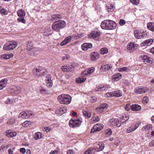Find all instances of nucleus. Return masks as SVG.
Segmentation results:
<instances>
[{
    "label": "nucleus",
    "mask_w": 154,
    "mask_h": 154,
    "mask_svg": "<svg viewBox=\"0 0 154 154\" xmlns=\"http://www.w3.org/2000/svg\"><path fill=\"white\" fill-rule=\"evenodd\" d=\"M116 26L117 24L115 22L109 20L103 21L101 24L102 28L106 30L114 29Z\"/></svg>",
    "instance_id": "f257e3e1"
},
{
    "label": "nucleus",
    "mask_w": 154,
    "mask_h": 154,
    "mask_svg": "<svg viewBox=\"0 0 154 154\" xmlns=\"http://www.w3.org/2000/svg\"><path fill=\"white\" fill-rule=\"evenodd\" d=\"M58 100L61 104H68L71 101V97L68 94H62L58 97Z\"/></svg>",
    "instance_id": "f03ea898"
},
{
    "label": "nucleus",
    "mask_w": 154,
    "mask_h": 154,
    "mask_svg": "<svg viewBox=\"0 0 154 154\" xmlns=\"http://www.w3.org/2000/svg\"><path fill=\"white\" fill-rule=\"evenodd\" d=\"M66 23L64 20H60L54 22L52 26V28L54 31H58L65 27Z\"/></svg>",
    "instance_id": "7ed1b4c3"
},
{
    "label": "nucleus",
    "mask_w": 154,
    "mask_h": 154,
    "mask_svg": "<svg viewBox=\"0 0 154 154\" xmlns=\"http://www.w3.org/2000/svg\"><path fill=\"white\" fill-rule=\"evenodd\" d=\"M46 69L44 67L39 66L33 70V75L38 77L44 75L46 74Z\"/></svg>",
    "instance_id": "20e7f679"
},
{
    "label": "nucleus",
    "mask_w": 154,
    "mask_h": 154,
    "mask_svg": "<svg viewBox=\"0 0 154 154\" xmlns=\"http://www.w3.org/2000/svg\"><path fill=\"white\" fill-rule=\"evenodd\" d=\"M82 121V119L81 118H74L70 120L69 125L71 127H78L80 125Z\"/></svg>",
    "instance_id": "39448f33"
},
{
    "label": "nucleus",
    "mask_w": 154,
    "mask_h": 154,
    "mask_svg": "<svg viewBox=\"0 0 154 154\" xmlns=\"http://www.w3.org/2000/svg\"><path fill=\"white\" fill-rule=\"evenodd\" d=\"M17 45V42L14 41H11L7 42L5 44L3 49L5 50H13L15 48Z\"/></svg>",
    "instance_id": "423d86ee"
},
{
    "label": "nucleus",
    "mask_w": 154,
    "mask_h": 154,
    "mask_svg": "<svg viewBox=\"0 0 154 154\" xmlns=\"http://www.w3.org/2000/svg\"><path fill=\"white\" fill-rule=\"evenodd\" d=\"M34 115V114L31 112L26 111L21 112L18 115V117L23 119H28L32 118Z\"/></svg>",
    "instance_id": "0eeeda50"
},
{
    "label": "nucleus",
    "mask_w": 154,
    "mask_h": 154,
    "mask_svg": "<svg viewBox=\"0 0 154 154\" xmlns=\"http://www.w3.org/2000/svg\"><path fill=\"white\" fill-rule=\"evenodd\" d=\"M17 15L19 18L17 19V20L19 22H21L23 23H26V20L24 18L25 15V13L24 11L22 9L18 10L17 11Z\"/></svg>",
    "instance_id": "6e6552de"
},
{
    "label": "nucleus",
    "mask_w": 154,
    "mask_h": 154,
    "mask_svg": "<svg viewBox=\"0 0 154 154\" xmlns=\"http://www.w3.org/2000/svg\"><path fill=\"white\" fill-rule=\"evenodd\" d=\"M145 31L141 29H137L135 30L134 32L135 37L137 39L146 38V35L145 34Z\"/></svg>",
    "instance_id": "1a4fd4ad"
},
{
    "label": "nucleus",
    "mask_w": 154,
    "mask_h": 154,
    "mask_svg": "<svg viewBox=\"0 0 154 154\" xmlns=\"http://www.w3.org/2000/svg\"><path fill=\"white\" fill-rule=\"evenodd\" d=\"M100 35V32L97 30L93 31L88 35V38L98 40Z\"/></svg>",
    "instance_id": "9d476101"
},
{
    "label": "nucleus",
    "mask_w": 154,
    "mask_h": 154,
    "mask_svg": "<svg viewBox=\"0 0 154 154\" xmlns=\"http://www.w3.org/2000/svg\"><path fill=\"white\" fill-rule=\"evenodd\" d=\"M26 49L28 51H30L29 54L31 56H35L36 53L33 51L36 49V48L33 47V45L31 42H28L27 44Z\"/></svg>",
    "instance_id": "9b49d317"
},
{
    "label": "nucleus",
    "mask_w": 154,
    "mask_h": 154,
    "mask_svg": "<svg viewBox=\"0 0 154 154\" xmlns=\"http://www.w3.org/2000/svg\"><path fill=\"white\" fill-rule=\"evenodd\" d=\"M109 125L112 126H116L119 127L121 125V123L117 119L113 118L110 120L109 122Z\"/></svg>",
    "instance_id": "f8f14e48"
},
{
    "label": "nucleus",
    "mask_w": 154,
    "mask_h": 154,
    "mask_svg": "<svg viewBox=\"0 0 154 154\" xmlns=\"http://www.w3.org/2000/svg\"><path fill=\"white\" fill-rule=\"evenodd\" d=\"M108 108L107 104L106 103H103L99 105L96 108L97 111L99 113H101L105 111Z\"/></svg>",
    "instance_id": "ddd939ff"
},
{
    "label": "nucleus",
    "mask_w": 154,
    "mask_h": 154,
    "mask_svg": "<svg viewBox=\"0 0 154 154\" xmlns=\"http://www.w3.org/2000/svg\"><path fill=\"white\" fill-rule=\"evenodd\" d=\"M103 125L102 124H96L93 126V128L91 131V132L92 133L100 131L103 128Z\"/></svg>",
    "instance_id": "4468645a"
},
{
    "label": "nucleus",
    "mask_w": 154,
    "mask_h": 154,
    "mask_svg": "<svg viewBox=\"0 0 154 154\" xmlns=\"http://www.w3.org/2000/svg\"><path fill=\"white\" fill-rule=\"evenodd\" d=\"M147 88L146 87H140L137 88L134 92L137 94H142L147 92Z\"/></svg>",
    "instance_id": "2eb2a0df"
},
{
    "label": "nucleus",
    "mask_w": 154,
    "mask_h": 154,
    "mask_svg": "<svg viewBox=\"0 0 154 154\" xmlns=\"http://www.w3.org/2000/svg\"><path fill=\"white\" fill-rule=\"evenodd\" d=\"M139 123H133L130 127L127 129L126 132L128 133H130L134 131L139 127Z\"/></svg>",
    "instance_id": "dca6fc26"
},
{
    "label": "nucleus",
    "mask_w": 154,
    "mask_h": 154,
    "mask_svg": "<svg viewBox=\"0 0 154 154\" xmlns=\"http://www.w3.org/2000/svg\"><path fill=\"white\" fill-rule=\"evenodd\" d=\"M67 111V109L66 107H59L56 110V113L57 114L62 115L65 113Z\"/></svg>",
    "instance_id": "f3484780"
},
{
    "label": "nucleus",
    "mask_w": 154,
    "mask_h": 154,
    "mask_svg": "<svg viewBox=\"0 0 154 154\" xmlns=\"http://www.w3.org/2000/svg\"><path fill=\"white\" fill-rule=\"evenodd\" d=\"M90 57L91 60H96L99 58V54L97 52H93L91 53Z\"/></svg>",
    "instance_id": "a211bd4d"
},
{
    "label": "nucleus",
    "mask_w": 154,
    "mask_h": 154,
    "mask_svg": "<svg viewBox=\"0 0 154 154\" xmlns=\"http://www.w3.org/2000/svg\"><path fill=\"white\" fill-rule=\"evenodd\" d=\"M81 47L83 50L86 51L88 49L92 48V44L90 43H85L82 45Z\"/></svg>",
    "instance_id": "6ab92c4d"
},
{
    "label": "nucleus",
    "mask_w": 154,
    "mask_h": 154,
    "mask_svg": "<svg viewBox=\"0 0 154 154\" xmlns=\"http://www.w3.org/2000/svg\"><path fill=\"white\" fill-rule=\"evenodd\" d=\"M8 81V79L6 78L2 79L0 81V90L2 89L6 86Z\"/></svg>",
    "instance_id": "aec40b11"
},
{
    "label": "nucleus",
    "mask_w": 154,
    "mask_h": 154,
    "mask_svg": "<svg viewBox=\"0 0 154 154\" xmlns=\"http://www.w3.org/2000/svg\"><path fill=\"white\" fill-rule=\"evenodd\" d=\"M83 115L86 119H89L91 116V112L88 109H83Z\"/></svg>",
    "instance_id": "412c9836"
},
{
    "label": "nucleus",
    "mask_w": 154,
    "mask_h": 154,
    "mask_svg": "<svg viewBox=\"0 0 154 154\" xmlns=\"http://www.w3.org/2000/svg\"><path fill=\"white\" fill-rule=\"evenodd\" d=\"M72 37L70 36H69L66 37L64 39V40L60 44L61 46H63V45L67 44V43L70 42L71 39L72 38Z\"/></svg>",
    "instance_id": "4be33fe9"
},
{
    "label": "nucleus",
    "mask_w": 154,
    "mask_h": 154,
    "mask_svg": "<svg viewBox=\"0 0 154 154\" xmlns=\"http://www.w3.org/2000/svg\"><path fill=\"white\" fill-rule=\"evenodd\" d=\"M104 148V144L102 143H100L97 145L96 148H95L94 149H95V150L99 151L102 150Z\"/></svg>",
    "instance_id": "5701e85b"
},
{
    "label": "nucleus",
    "mask_w": 154,
    "mask_h": 154,
    "mask_svg": "<svg viewBox=\"0 0 154 154\" xmlns=\"http://www.w3.org/2000/svg\"><path fill=\"white\" fill-rule=\"evenodd\" d=\"M131 109L135 111H139L141 109V107L138 104H133L131 105Z\"/></svg>",
    "instance_id": "b1692460"
},
{
    "label": "nucleus",
    "mask_w": 154,
    "mask_h": 154,
    "mask_svg": "<svg viewBox=\"0 0 154 154\" xmlns=\"http://www.w3.org/2000/svg\"><path fill=\"white\" fill-rule=\"evenodd\" d=\"M11 92L14 94H19L21 91V89L19 87H15L11 89Z\"/></svg>",
    "instance_id": "393cba45"
},
{
    "label": "nucleus",
    "mask_w": 154,
    "mask_h": 154,
    "mask_svg": "<svg viewBox=\"0 0 154 154\" xmlns=\"http://www.w3.org/2000/svg\"><path fill=\"white\" fill-rule=\"evenodd\" d=\"M13 54H2L0 56V58L2 59H8L13 57Z\"/></svg>",
    "instance_id": "a878e982"
},
{
    "label": "nucleus",
    "mask_w": 154,
    "mask_h": 154,
    "mask_svg": "<svg viewBox=\"0 0 154 154\" xmlns=\"http://www.w3.org/2000/svg\"><path fill=\"white\" fill-rule=\"evenodd\" d=\"M112 67L109 64H106L101 67L100 69L101 72H103L111 69Z\"/></svg>",
    "instance_id": "bb28decb"
},
{
    "label": "nucleus",
    "mask_w": 154,
    "mask_h": 154,
    "mask_svg": "<svg viewBox=\"0 0 154 154\" xmlns=\"http://www.w3.org/2000/svg\"><path fill=\"white\" fill-rule=\"evenodd\" d=\"M86 79V78H85L82 75L80 77L77 78L76 81L77 83L80 84L84 82L85 81Z\"/></svg>",
    "instance_id": "cd10ccee"
},
{
    "label": "nucleus",
    "mask_w": 154,
    "mask_h": 154,
    "mask_svg": "<svg viewBox=\"0 0 154 154\" xmlns=\"http://www.w3.org/2000/svg\"><path fill=\"white\" fill-rule=\"evenodd\" d=\"M61 69L64 72H68L71 71L72 69V67L66 66H62Z\"/></svg>",
    "instance_id": "c85d7f7f"
},
{
    "label": "nucleus",
    "mask_w": 154,
    "mask_h": 154,
    "mask_svg": "<svg viewBox=\"0 0 154 154\" xmlns=\"http://www.w3.org/2000/svg\"><path fill=\"white\" fill-rule=\"evenodd\" d=\"M147 28L152 32H154V23L149 22L147 24Z\"/></svg>",
    "instance_id": "c756f323"
},
{
    "label": "nucleus",
    "mask_w": 154,
    "mask_h": 154,
    "mask_svg": "<svg viewBox=\"0 0 154 154\" xmlns=\"http://www.w3.org/2000/svg\"><path fill=\"white\" fill-rule=\"evenodd\" d=\"M129 116L128 115H124L123 116H121L120 117L121 121L120 122H122L123 123L126 122L129 119Z\"/></svg>",
    "instance_id": "7c9ffc66"
},
{
    "label": "nucleus",
    "mask_w": 154,
    "mask_h": 154,
    "mask_svg": "<svg viewBox=\"0 0 154 154\" xmlns=\"http://www.w3.org/2000/svg\"><path fill=\"white\" fill-rule=\"evenodd\" d=\"M135 46L133 43H131L127 46V49L130 51V52L134 50Z\"/></svg>",
    "instance_id": "2f4dec72"
},
{
    "label": "nucleus",
    "mask_w": 154,
    "mask_h": 154,
    "mask_svg": "<svg viewBox=\"0 0 154 154\" xmlns=\"http://www.w3.org/2000/svg\"><path fill=\"white\" fill-rule=\"evenodd\" d=\"M46 82L48 84L47 86L48 87H51L52 86V81L51 76H49L47 77Z\"/></svg>",
    "instance_id": "473e14b6"
},
{
    "label": "nucleus",
    "mask_w": 154,
    "mask_h": 154,
    "mask_svg": "<svg viewBox=\"0 0 154 154\" xmlns=\"http://www.w3.org/2000/svg\"><path fill=\"white\" fill-rule=\"evenodd\" d=\"M113 96L116 97H120L122 96V93L120 90L114 91L112 92Z\"/></svg>",
    "instance_id": "72a5a7b5"
},
{
    "label": "nucleus",
    "mask_w": 154,
    "mask_h": 154,
    "mask_svg": "<svg viewBox=\"0 0 154 154\" xmlns=\"http://www.w3.org/2000/svg\"><path fill=\"white\" fill-rule=\"evenodd\" d=\"M95 151V149L94 148H90L85 151L84 154H92Z\"/></svg>",
    "instance_id": "f704fd0d"
},
{
    "label": "nucleus",
    "mask_w": 154,
    "mask_h": 154,
    "mask_svg": "<svg viewBox=\"0 0 154 154\" xmlns=\"http://www.w3.org/2000/svg\"><path fill=\"white\" fill-rule=\"evenodd\" d=\"M43 137V134L41 133L38 132L36 133L34 136V138L35 140L41 139Z\"/></svg>",
    "instance_id": "c9c22d12"
},
{
    "label": "nucleus",
    "mask_w": 154,
    "mask_h": 154,
    "mask_svg": "<svg viewBox=\"0 0 154 154\" xmlns=\"http://www.w3.org/2000/svg\"><path fill=\"white\" fill-rule=\"evenodd\" d=\"M122 75L120 73H118L117 74L114 75L113 76V80L115 81H117L121 78Z\"/></svg>",
    "instance_id": "e433bc0d"
},
{
    "label": "nucleus",
    "mask_w": 154,
    "mask_h": 154,
    "mask_svg": "<svg viewBox=\"0 0 154 154\" xmlns=\"http://www.w3.org/2000/svg\"><path fill=\"white\" fill-rule=\"evenodd\" d=\"M52 18L54 20H57L58 19L62 18V16L58 14H54L51 16Z\"/></svg>",
    "instance_id": "4c0bfd02"
},
{
    "label": "nucleus",
    "mask_w": 154,
    "mask_h": 154,
    "mask_svg": "<svg viewBox=\"0 0 154 154\" xmlns=\"http://www.w3.org/2000/svg\"><path fill=\"white\" fill-rule=\"evenodd\" d=\"M153 39H152L147 40L144 42V44H145V45H151L153 42Z\"/></svg>",
    "instance_id": "58836bf2"
},
{
    "label": "nucleus",
    "mask_w": 154,
    "mask_h": 154,
    "mask_svg": "<svg viewBox=\"0 0 154 154\" xmlns=\"http://www.w3.org/2000/svg\"><path fill=\"white\" fill-rule=\"evenodd\" d=\"M40 92L42 94H46V93H48V91L46 90L44 88H43L42 87H39L38 89Z\"/></svg>",
    "instance_id": "ea45409f"
},
{
    "label": "nucleus",
    "mask_w": 154,
    "mask_h": 154,
    "mask_svg": "<svg viewBox=\"0 0 154 154\" xmlns=\"http://www.w3.org/2000/svg\"><path fill=\"white\" fill-rule=\"evenodd\" d=\"M105 133L107 136H109L112 134V131L110 128H109L106 130Z\"/></svg>",
    "instance_id": "a19ab883"
},
{
    "label": "nucleus",
    "mask_w": 154,
    "mask_h": 154,
    "mask_svg": "<svg viewBox=\"0 0 154 154\" xmlns=\"http://www.w3.org/2000/svg\"><path fill=\"white\" fill-rule=\"evenodd\" d=\"M16 122L15 118H12L10 119L7 122V124L8 125L14 124Z\"/></svg>",
    "instance_id": "79ce46f5"
},
{
    "label": "nucleus",
    "mask_w": 154,
    "mask_h": 154,
    "mask_svg": "<svg viewBox=\"0 0 154 154\" xmlns=\"http://www.w3.org/2000/svg\"><path fill=\"white\" fill-rule=\"evenodd\" d=\"M108 52V49L106 48H102L100 50V53L102 54H107Z\"/></svg>",
    "instance_id": "37998d69"
},
{
    "label": "nucleus",
    "mask_w": 154,
    "mask_h": 154,
    "mask_svg": "<svg viewBox=\"0 0 154 154\" xmlns=\"http://www.w3.org/2000/svg\"><path fill=\"white\" fill-rule=\"evenodd\" d=\"M152 125H149L144 126L143 128V129L145 131H146L149 130H151L152 129Z\"/></svg>",
    "instance_id": "c03bdc74"
},
{
    "label": "nucleus",
    "mask_w": 154,
    "mask_h": 154,
    "mask_svg": "<svg viewBox=\"0 0 154 154\" xmlns=\"http://www.w3.org/2000/svg\"><path fill=\"white\" fill-rule=\"evenodd\" d=\"M30 124V122L29 121H26L22 123V126L25 127H27L29 126Z\"/></svg>",
    "instance_id": "a18cd8bd"
},
{
    "label": "nucleus",
    "mask_w": 154,
    "mask_h": 154,
    "mask_svg": "<svg viewBox=\"0 0 154 154\" xmlns=\"http://www.w3.org/2000/svg\"><path fill=\"white\" fill-rule=\"evenodd\" d=\"M97 98L95 97H91L89 99V102L91 103H93L97 100Z\"/></svg>",
    "instance_id": "49530a36"
},
{
    "label": "nucleus",
    "mask_w": 154,
    "mask_h": 154,
    "mask_svg": "<svg viewBox=\"0 0 154 154\" xmlns=\"http://www.w3.org/2000/svg\"><path fill=\"white\" fill-rule=\"evenodd\" d=\"M103 86L100 85L95 88L94 89V91H103Z\"/></svg>",
    "instance_id": "de8ad7c7"
},
{
    "label": "nucleus",
    "mask_w": 154,
    "mask_h": 154,
    "mask_svg": "<svg viewBox=\"0 0 154 154\" xmlns=\"http://www.w3.org/2000/svg\"><path fill=\"white\" fill-rule=\"evenodd\" d=\"M90 75L89 73L88 69H86L83 71L81 75H82V76H83L85 78V76H88Z\"/></svg>",
    "instance_id": "09e8293b"
},
{
    "label": "nucleus",
    "mask_w": 154,
    "mask_h": 154,
    "mask_svg": "<svg viewBox=\"0 0 154 154\" xmlns=\"http://www.w3.org/2000/svg\"><path fill=\"white\" fill-rule=\"evenodd\" d=\"M0 12L1 14L4 15L7 14L8 12L4 8H2L0 10Z\"/></svg>",
    "instance_id": "8fccbe9b"
},
{
    "label": "nucleus",
    "mask_w": 154,
    "mask_h": 154,
    "mask_svg": "<svg viewBox=\"0 0 154 154\" xmlns=\"http://www.w3.org/2000/svg\"><path fill=\"white\" fill-rule=\"evenodd\" d=\"M115 7L112 4L109 5L108 7V11L109 12L113 11Z\"/></svg>",
    "instance_id": "3c124183"
},
{
    "label": "nucleus",
    "mask_w": 154,
    "mask_h": 154,
    "mask_svg": "<svg viewBox=\"0 0 154 154\" xmlns=\"http://www.w3.org/2000/svg\"><path fill=\"white\" fill-rule=\"evenodd\" d=\"M91 120L93 121L94 122H98L99 121L100 119L98 116H94L93 117Z\"/></svg>",
    "instance_id": "603ef678"
},
{
    "label": "nucleus",
    "mask_w": 154,
    "mask_h": 154,
    "mask_svg": "<svg viewBox=\"0 0 154 154\" xmlns=\"http://www.w3.org/2000/svg\"><path fill=\"white\" fill-rule=\"evenodd\" d=\"M105 97H113L112 92L106 93L105 94Z\"/></svg>",
    "instance_id": "864d4df0"
},
{
    "label": "nucleus",
    "mask_w": 154,
    "mask_h": 154,
    "mask_svg": "<svg viewBox=\"0 0 154 154\" xmlns=\"http://www.w3.org/2000/svg\"><path fill=\"white\" fill-rule=\"evenodd\" d=\"M131 2L134 5H137L139 3L140 0H130Z\"/></svg>",
    "instance_id": "5fc2aeb1"
},
{
    "label": "nucleus",
    "mask_w": 154,
    "mask_h": 154,
    "mask_svg": "<svg viewBox=\"0 0 154 154\" xmlns=\"http://www.w3.org/2000/svg\"><path fill=\"white\" fill-rule=\"evenodd\" d=\"M148 101L149 98L147 97H144L142 100V102L143 103H146L148 102Z\"/></svg>",
    "instance_id": "6e6d98bb"
},
{
    "label": "nucleus",
    "mask_w": 154,
    "mask_h": 154,
    "mask_svg": "<svg viewBox=\"0 0 154 154\" xmlns=\"http://www.w3.org/2000/svg\"><path fill=\"white\" fill-rule=\"evenodd\" d=\"M128 69L126 67H123V68H119V72L127 71Z\"/></svg>",
    "instance_id": "4d7b16f0"
},
{
    "label": "nucleus",
    "mask_w": 154,
    "mask_h": 154,
    "mask_svg": "<svg viewBox=\"0 0 154 154\" xmlns=\"http://www.w3.org/2000/svg\"><path fill=\"white\" fill-rule=\"evenodd\" d=\"M131 105H130V104L127 105L125 107V109L127 111H129L131 109Z\"/></svg>",
    "instance_id": "13d9d810"
},
{
    "label": "nucleus",
    "mask_w": 154,
    "mask_h": 154,
    "mask_svg": "<svg viewBox=\"0 0 154 154\" xmlns=\"http://www.w3.org/2000/svg\"><path fill=\"white\" fill-rule=\"evenodd\" d=\"M88 71L89 74L90 75L94 71V68L92 67L88 69Z\"/></svg>",
    "instance_id": "bf43d9fd"
},
{
    "label": "nucleus",
    "mask_w": 154,
    "mask_h": 154,
    "mask_svg": "<svg viewBox=\"0 0 154 154\" xmlns=\"http://www.w3.org/2000/svg\"><path fill=\"white\" fill-rule=\"evenodd\" d=\"M125 23V21L123 19H121L119 21L120 25L122 26L124 25Z\"/></svg>",
    "instance_id": "052dcab7"
},
{
    "label": "nucleus",
    "mask_w": 154,
    "mask_h": 154,
    "mask_svg": "<svg viewBox=\"0 0 154 154\" xmlns=\"http://www.w3.org/2000/svg\"><path fill=\"white\" fill-rule=\"evenodd\" d=\"M12 102L13 101L12 100L9 99L5 101V103L7 104H11L12 103Z\"/></svg>",
    "instance_id": "680f3d73"
},
{
    "label": "nucleus",
    "mask_w": 154,
    "mask_h": 154,
    "mask_svg": "<svg viewBox=\"0 0 154 154\" xmlns=\"http://www.w3.org/2000/svg\"><path fill=\"white\" fill-rule=\"evenodd\" d=\"M152 59L150 57H149L147 58V60L146 61V62L149 63H152Z\"/></svg>",
    "instance_id": "e2e57ef3"
},
{
    "label": "nucleus",
    "mask_w": 154,
    "mask_h": 154,
    "mask_svg": "<svg viewBox=\"0 0 154 154\" xmlns=\"http://www.w3.org/2000/svg\"><path fill=\"white\" fill-rule=\"evenodd\" d=\"M74 151L72 149H69L67 151V154H74Z\"/></svg>",
    "instance_id": "0e129e2a"
},
{
    "label": "nucleus",
    "mask_w": 154,
    "mask_h": 154,
    "mask_svg": "<svg viewBox=\"0 0 154 154\" xmlns=\"http://www.w3.org/2000/svg\"><path fill=\"white\" fill-rule=\"evenodd\" d=\"M70 57V56L68 55H66L65 56H63L62 57V59H63V60L65 59L68 60V59Z\"/></svg>",
    "instance_id": "69168bd1"
},
{
    "label": "nucleus",
    "mask_w": 154,
    "mask_h": 154,
    "mask_svg": "<svg viewBox=\"0 0 154 154\" xmlns=\"http://www.w3.org/2000/svg\"><path fill=\"white\" fill-rule=\"evenodd\" d=\"M50 154H59V152L58 151L55 150L53 151H51Z\"/></svg>",
    "instance_id": "338daca9"
},
{
    "label": "nucleus",
    "mask_w": 154,
    "mask_h": 154,
    "mask_svg": "<svg viewBox=\"0 0 154 154\" xmlns=\"http://www.w3.org/2000/svg\"><path fill=\"white\" fill-rule=\"evenodd\" d=\"M148 57L146 55H143V56L142 58V60L144 61V62H145L146 60H147V58Z\"/></svg>",
    "instance_id": "774afa93"
}]
</instances>
